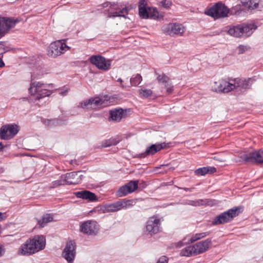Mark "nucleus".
I'll list each match as a JSON object with an SVG mask.
<instances>
[{
	"label": "nucleus",
	"instance_id": "1",
	"mask_svg": "<svg viewBox=\"0 0 263 263\" xmlns=\"http://www.w3.org/2000/svg\"><path fill=\"white\" fill-rule=\"evenodd\" d=\"M45 245V237L43 235H35L21 246L18 253L23 255H30L43 250Z\"/></svg>",
	"mask_w": 263,
	"mask_h": 263
},
{
	"label": "nucleus",
	"instance_id": "2",
	"mask_svg": "<svg viewBox=\"0 0 263 263\" xmlns=\"http://www.w3.org/2000/svg\"><path fill=\"white\" fill-rule=\"evenodd\" d=\"M49 87V85L35 81L31 83L29 91L31 95L35 97V100H40L52 93V91L48 88Z\"/></svg>",
	"mask_w": 263,
	"mask_h": 263
},
{
	"label": "nucleus",
	"instance_id": "3",
	"mask_svg": "<svg viewBox=\"0 0 263 263\" xmlns=\"http://www.w3.org/2000/svg\"><path fill=\"white\" fill-rule=\"evenodd\" d=\"M240 210V208L235 207L221 213L213 219L212 224L219 225L230 222L239 214Z\"/></svg>",
	"mask_w": 263,
	"mask_h": 263
},
{
	"label": "nucleus",
	"instance_id": "4",
	"mask_svg": "<svg viewBox=\"0 0 263 263\" xmlns=\"http://www.w3.org/2000/svg\"><path fill=\"white\" fill-rule=\"evenodd\" d=\"M66 40H60L51 43L48 48V55L55 58L69 50L70 48L66 45Z\"/></svg>",
	"mask_w": 263,
	"mask_h": 263
},
{
	"label": "nucleus",
	"instance_id": "5",
	"mask_svg": "<svg viewBox=\"0 0 263 263\" xmlns=\"http://www.w3.org/2000/svg\"><path fill=\"white\" fill-rule=\"evenodd\" d=\"M132 200L123 199L115 202L105 204L102 208L103 213L115 212L122 209H126L134 205Z\"/></svg>",
	"mask_w": 263,
	"mask_h": 263
},
{
	"label": "nucleus",
	"instance_id": "6",
	"mask_svg": "<svg viewBox=\"0 0 263 263\" xmlns=\"http://www.w3.org/2000/svg\"><path fill=\"white\" fill-rule=\"evenodd\" d=\"M229 9L223 4L217 3L205 11V14L214 19L224 18L228 16Z\"/></svg>",
	"mask_w": 263,
	"mask_h": 263
},
{
	"label": "nucleus",
	"instance_id": "7",
	"mask_svg": "<svg viewBox=\"0 0 263 263\" xmlns=\"http://www.w3.org/2000/svg\"><path fill=\"white\" fill-rule=\"evenodd\" d=\"M239 157L240 161L247 163H263V151L242 153L240 154Z\"/></svg>",
	"mask_w": 263,
	"mask_h": 263
},
{
	"label": "nucleus",
	"instance_id": "8",
	"mask_svg": "<svg viewBox=\"0 0 263 263\" xmlns=\"http://www.w3.org/2000/svg\"><path fill=\"white\" fill-rule=\"evenodd\" d=\"M162 30L166 35L182 36L185 31V28L181 24L172 23L163 26Z\"/></svg>",
	"mask_w": 263,
	"mask_h": 263
},
{
	"label": "nucleus",
	"instance_id": "9",
	"mask_svg": "<svg viewBox=\"0 0 263 263\" xmlns=\"http://www.w3.org/2000/svg\"><path fill=\"white\" fill-rule=\"evenodd\" d=\"M19 127L15 124L3 125L0 128V139L7 140L13 138L18 132Z\"/></svg>",
	"mask_w": 263,
	"mask_h": 263
},
{
	"label": "nucleus",
	"instance_id": "10",
	"mask_svg": "<svg viewBox=\"0 0 263 263\" xmlns=\"http://www.w3.org/2000/svg\"><path fill=\"white\" fill-rule=\"evenodd\" d=\"M109 97L108 96L97 97L89 100L84 101L81 103V106L83 108H88L89 106L93 105L95 106H106L108 105Z\"/></svg>",
	"mask_w": 263,
	"mask_h": 263
},
{
	"label": "nucleus",
	"instance_id": "11",
	"mask_svg": "<svg viewBox=\"0 0 263 263\" xmlns=\"http://www.w3.org/2000/svg\"><path fill=\"white\" fill-rule=\"evenodd\" d=\"M18 20L11 17L0 16V38L4 36L12 28L14 27Z\"/></svg>",
	"mask_w": 263,
	"mask_h": 263
},
{
	"label": "nucleus",
	"instance_id": "12",
	"mask_svg": "<svg viewBox=\"0 0 263 263\" xmlns=\"http://www.w3.org/2000/svg\"><path fill=\"white\" fill-rule=\"evenodd\" d=\"M160 219L154 216L149 218L145 226L146 232L151 235L157 234L161 231Z\"/></svg>",
	"mask_w": 263,
	"mask_h": 263
},
{
	"label": "nucleus",
	"instance_id": "13",
	"mask_svg": "<svg viewBox=\"0 0 263 263\" xmlns=\"http://www.w3.org/2000/svg\"><path fill=\"white\" fill-rule=\"evenodd\" d=\"M227 81L225 80H220L217 82H215L213 86V89L216 92L228 93L234 89V85L233 82L230 81Z\"/></svg>",
	"mask_w": 263,
	"mask_h": 263
},
{
	"label": "nucleus",
	"instance_id": "14",
	"mask_svg": "<svg viewBox=\"0 0 263 263\" xmlns=\"http://www.w3.org/2000/svg\"><path fill=\"white\" fill-rule=\"evenodd\" d=\"M90 62L98 69L105 71L109 70L111 66V61L106 60L101 55L91 56L90 58Z\"/></svg>",
	"mask_w": 263,
	"mask_h": 263
},
{
	"label": "nucleus",
	"instance_id": "15",
	"mask_svg": "<svg viewBox=\"0 0 263 263\" xmlns=\"http://www.w3.org/2000/svg\"><path fill=\"white\" fill-rule=\"evenodd\" d=\"M103 7H109L108 16L109 17H126V15L128 13L129 9L125 7L123 8L121 10L117 11V8L115 7L114 4H111L109 2H106L103 4Z\"/></svg>",
	"mask_w": 263,
	"mask_h": 263
},
{
	"label": "nucleus",
	"instance_id": "16",
	"mask_svg": "<svg viewBox=\"0 0 263 263\" xmlns=\"http://www.w3.org/2000/svg\"><path fill=\"white\" fill-rule=\"evenodd\" d=\"M156 74L157 75V80L159 84L163 86L162 88L165 89L166 93L167 95L172 93L174 90V86L170 78L164 73L158 74L156 73Z\"/></svg>",
	"mask_w": 263,
	"mask_h": 263
},
{
	"label": "nucleus",
	"instance_id": "17",
	"mask_svg": "<svg viewBox=\"0 0 263 263\" xmlns=\"http://www.w3.org/2000/svg\"><path fill=\"white\" fill-rule=\"evenodd\" d=\"M76 245L74 241L70 240L68 242L63 250V257L68 262H72L76 256Z\"/></svg>",
	"mask_w": 263,
	"mask_h": 263
},
{
	"label": "nucleus",
	"instance_id": "18",
	"mask_svg": "<svg viewBox=\"0 0 263 263\" xmlns=\"http://www.w3.org/2000/svg\"><path fill=\"white\" fill-rule=\"evenodd\" d=\"M171 144V143H166L165 142L153 144L147 148L144 153L139 154L138 157L142 158H144L149 155H154L162 149L169 147Z\"/></svg>",
	"mask_w": 263,
	"mask_h": 263
},
{
	"label": "nucleus",
	"instance_id": "19",
	"mask_svg": "<svg viewBox=\"0 0 263 263\" xmlns=\"http://www.w3.org/2000/svg\"><path fill=\"white\" fill-rule=\"evenodd\" d=\"M138 186V181H130L119 189L117 192V195L119 197L125 196L129 193L134 192L137 189Z\"/></svg>",
	"mask_w": 263,
	"mask_h": 263
},
{
	"label": "nucleus",
	"instance_id": "20",
	"mask_svg": "<svg viewBox=\"0 0 263 263\" xmlns=\"http://www.w3.org/2000/svg\"><path fill=\"white\" fill-rule=\"evenodd\" d=\"M138 186V181H130L119 189L117 192V195L119 197L125 196L129 193L134 192L137 189Z\"/></svg>",
	"mask_w": 263,
	"mask_h": 263
},
{
	"label": "nucleus",
	"instance_id": "21",
	"mask_svg": "<svg viewBox=\"0 0 263 263\" xmlns=\"http://www.w3.org/2000/svg\"><path fill=\"white\" fill-rule=\"evenodd\" d=\"M230 81L233 82V85H234V89L239 88L245 90L250 89L254 81L252 78L245 79L239 78L230 79Z\"/></svg>",
	"mask_w": 263,
	"mask_h": 263
},
{
	"label": "nucleus",
	"instance_id": "22",
	"mask_svg": "<svg viewBox=\"0 0 263 263\" xmlns=\"http://www.w3.org/2000/svg\"><path fill=\"white\" fill-rule=\"evenodd\" d=\"M80 230L84 234L96 235L98 231V228L96 221L88 220L81 223Z\"/></svg>",
	"mask_w": 263,
	"mask_h": 263
},
{
	"label": "nucleus",
	"instance_id": "23",
	"mask_svg": "<svg viewBox=\"0 0 263 263\" xmlns=\"http://www.w3.org/2000/svg\"><path fill=\"white\" fill-rule=\"evenodd\" d=\"M212 244L210 239L200 241L193 245L195 255L203 253L206 251Z\"/></svg>",
	"mask_w": 263,
	"mask_h": 263
},
{
	"label": "nucleus",
	"instance_id": "24",
	"mask_svg": "<svg viewBox=\"0 0 263 263\" xmlns=\"http://www.w3.org/2000/svg\"><path fill=\"white\" fill-rule=\"evenodd\" d=\"M83 176L79 174V173L73 172L69 173H67L66 175H63L66 184H78L80 183L82 179Z\"/></svg>",
	"mask_w": 263,
	"mask_h": 263
},
{
	"label": "nucleus",
	"instance_id": "25",
	"mask_svg": "<svg viewBox=\"0 0 263 263\" xmlns=\"http://www.w3.org/2000/svg\"><path fill=\"white\" fill-rule=\"evenodd\" d=\"M127 109L116 108L110 111V119L112 121L120 122L122 119L127 117Z\"/></svg>",
	"mask_w": 263,
	"mask_h": 263
},
{
	"label": "nucleus",
	"instance_id": "26",
	"mask_svg": "<svg viewBox=\"0 0 263 263\" xmlns=\"http://www.w3.org/2000/svg\"><path fill=\"white\" fill-rule=\"evenodd\" d=\"M74 194L77 197L87 200L89 201L93 202L98 200V198L95 194L89 191H79L76 192Z\"/></svg>",
	"mask_w": 263,
	"mask_h": 263
},
{
	"label": "nucleus",
	"instance_id": "27",
	"mask_svg": "<svg viewBox=\"0 0 263 263\" xmlns=\"http://www.w3.org/2000/svg\"><path fill=\"white\" fill-rule=\"evenodd\" d=\"M139 15L142 18H148L149 9L146 0H139L138 5Z\"/></svg>",
	"mask_w": 263,
	"mask_h": 263
},
{
	"label": "nucleus",
	"instance_id": "28",
	"mask_svg": "<svg viewBox=\"0 0 263 263\" xmlns=\"http://www.w3.org/2000/svg\"><path fill=\"white\" fill-rule=\"evenodd\" d=\"M242 5L249 10L259 8V0H240Z\"/></svg>",
	"mask_w": 263,
	"mask_h": 263
},
{
	"label": "nucleus",
	"instance_id": "29",
	"mask_svg": "<svg viewBox=\"0 0 263 263\" xmlns=\"http://www.w3.org/2000/svg\"><path fill=\"white\" fill-rule=\"evenodd\" d=\"M241 28L242 36H249L256 29V26L253 24H241Z\"/></svg>",
	"mask_w": 263,
	"mask_h": 263
},
{
	"label": "nucleus",
	"instance_id": "30",
	"mask_svg": "<svg viewBox=\"0 0 263 263\" xmlns=\"http://www.w3.org/2000/svg\"><path fill=\"white\" fill-rule=\"evenodd\" d=\"M216 172V168L213 166H206L197 169L195 174L198 176H204L207 174H213Z\"/></svg>",
	"mask_w": 263,
	"mask_h": 263
},
{
	"label": "nucleus",
	"instance_id": "31",
	"mask_svg": "<svg viewBox=\"0 0 263 263\" xmlns=\"http://www.w3.org/2000/svg\"><path fill=\"white\" fill-rule=\"evenodd\" d=\"M228 33L230 35L234 36L235 37H239L242 36L241 24L237 25L236 26H233L230 27L228 31Z\"/></svg>",
	"mask_w": 263,
	"mask_h": 263
},
{
	"label": "nucleus",
	"instance_id": "32",
	"mask_svg": "<svg viewBox=\"0 0 263 263\" xmlns=\"http://www.w3.org/2000/svg\"><path fill=\"white\" fill-rule=\"evenodd\" d=\"M163 17V15L159 14L156 8L150 7V9H149L148 18L160 20Z\"/></svg>",
	"mask_w": 263,
	"mask_h": 263
},
{
	"label": "nucleus",
	"instance_id": "33",
	"mask_svg": "<svg viewBox=\"0 0 263 263\" xmlns=\"http://www.w3.org/2000/svg\"><path fill=\"white\" fill-rule=\"evenodd\" d=\"M181 256L190 257L195 256L193 246H189L182 249L180 252Z\"/></svg>",
	"mask_w": 263,
	"mask_h": 263
},
{
	"label": "nucleus",
	"instance_id": "34",
	"mask_svg": "<svg viewBox=\"0 0 263 263\" xmlns=\"http://www.w3.org/2000/svg\"><path fill=\"white\" fill-rule=\"evenodd\" d=\"M53 219L52 214H46L42 216L41 219L38 221V223L41 227H44L46 223L51 222Z\"/></svg>",
	"mask_w": 263,
	"mask_h": 263
},
{
	"label": "nucleus",
	"instance_id": "35",
	"mask_svg": "<svg viewBox=\"0 0 263 263\" xmlns=\"http://www.w3.org/2000/svg\"><path fill=\"white\" fill-rule=\"evenodd\" d=\"M120 141L118 137H112L109 139L106 140L103 142V146L104 147H109L112 145H117Z\"/></svg>",
	"mask_w": 263,
	"mask_h": 263
},
{
	"label": "nucleus",
	"instance_id": "36",
	"mask_svg": "<svg viewBox=\"0 0 263 263\" xmlns=\"http://www.w3.org/2000/svg\"><path fill=\"white\" fill-rule=\"evenodd\" d=\"M210 201L208 199H197L195 200H191L189 201V204L197 206L209 204Z\"/></svg>",
	"mask_w": 263,
	"mask_h": 263
},
{
	"label": "nucleus",
	"instance_id": "37",
	"mask_svg": "<svg viewBox=\"0 0 263 263\" xmlns=\"http://www.w3.org/2000/svg\"><path fill=\"white\" fill-rule=\"evenodd\" d=\"M142 78L140 74H137L130 78V81L132 86H136L142 81Z\"/></svg>",
	"mask_w": 263,
	"mask_h": 263
},
{
	"label": "nucleus",
	"instance_id": "38",
	"mask_svg": "<svg viewBox=\"0 0 263 263\" xmlns=\"http://www.w3.org/2000/svg\"><path fill=\"white\" fill-rule=\"evenodd\" d=\"M66 183L63 178V175L60 177V178L59 180L54 181L51 183V188H55L61 185H65Z\"/></svg>",
	"mask_w": 263,
	"mask_h": 263
},
{
	"label": "nucleus",
	"instance_id": "39",
	"mask_svg": "<svg viewBox=\"0 0 263 263\" xmlns=\"http://www.w3.org/2000/svg\"><path fill=\"white\" fill-rule=\"evenodd\" d=\"M153 93V91L150 89L141 88L139 90V94L141 97L148 98Z\"/></svg>",
	"mask_w": 263,
	"mask_h": 263
},
{
	"label": "nucleus",
	"instance_id": "40",
	"mask_svg": "<svg viewBox=\"0 0 263 263\" xmlns=\"http://www.w3.org/2000/svg\"><path fill=\"white\" fill-rule=\"evenodd\" d=\"M159 5L163 8L168 9L172 5V3L170 0H159Z\"/></svg>",
	"mask_w": 263,
	"mask_h": 263
},
{
	"label": "nucleus",
	"instance_id": "41",
	"mask_svg": "<svg viewBox=\"0 0 263 263\" xmlns=\"http://www.w3.org/2000/svg\"><path fill=\"white\" fill-rule=\"evenodd\" d=\"M60 121L57 119L48 120L46 122V124L50 127L57 126L60 124Z\"/></svg>",
	"mask_w": 263,
	"mask_h": 263
},
{
	"label": "nucleus",
	"instance_id": "42",
	"mask_svg": "<svg viewBox=\"0 0 263 263\" xmlns=\"http://www.w3.org/2000/svg\"><path fill=\"white\" fill-rule=\"evenodd\" d=\"M199 240L196 234L193 235L190 238L188 239L187 243H193Z\"/></svg>",
	"mask_w": 263,
	"mask_h": 263
},
{
	"label": "nucleus",
	"instance_id": "43",
	"mask_svg": "<svg viewBox=\"0 0 263 263\" xmlns=\"http://www.w3.org/2000/svg\"><path fill=\"white\" fill-rule=\"evenodd\" d=\"M209 234H210V232H209L196 233V235H197V237L199 240L202 238L205 237L206 236H208Z\"/></svg>",
	"mask_w": 263,
	"mask_h": 263
},
{
	"label": "nucleus",
	"instance_id": "44",
	"mask_svg": "<svg viewBox=\"0 0 263 263\" xmlns=\"http://www.w3.org/2000/svg\"><path fill=\"white\" fill-rule=\"evenodd\" d=\"M157 263H168V258L166 256H163L159 258Z\"/></svg>",
	"mask_w": 263,
	"mask_h": 263
},
{
	"label": "nucleus",
	"instance_id": "45",
	"mask_svg": "<svg viewBox=\"0 0 263 263\" xmlns=\"http://www.w3.org/2000/svg\"><path fill=\"white\" fill-rule=\"evenodd\" d=\"M69 89L67 88H64L62 89L59 93L62 96H66L67 94Z\"/></svg>",
	"mask_w": 263,
	"mask_h": 263
},
{
	"label": "nucleus",
	"instance_id": "46",
	"mask_svg": "<svg viewBox=\"0 0 263 263\" xmlns=\"http://www.w3.org/2000/svg\"><path fill=\"white\" fill-rule=\"evenodd\" d=\"M4 43L3 42H0V54H3L4 53L5 50H4Z\"/></svg>",
	"mask_w": 263,
	"mask_h": 263
},
{
	"label": "nucleus",
	"instance_id": "47",
	"mask_svg": "<svg viewBox=\"0 0 263 263\" xmlns=\"http://www.w3.org/2000/svg\"><path fill=\"white\" fill-rule=\"evenodd\" d=\"M186 238H187V237L185 238L182 240L178 242H177V244L176 245V247L177 248H180L182 246H183L184 245L183 241L185 240Z\"/></svg>",
	"mask_w": 263,
	"mask_h": 263
},
{
	"label": "nucleus",
	"instance_id": "48",
	"mask_svg": "<svg viewBox=\"0 0 263 263\" xmlns=\"http://www.w3.org/2000/svg\"><path fill=\"white\" fill-rule=\"evenodd\" d=\"M181 189L186 191V192H192L195 188L194 187H191V188H187V187H182Z\"/></svg>",
	"mask_w": 263,
	"mask_h": 263
},
{
	"label": "nucleus",
	"instance_id": "49",
	"mask_svg": "<svg viewBox=\"0 0 263 263\" xmlns=\"http://www.w3.org/2000/svg\"><path fill=\"white\" fill-rule=\"evenodd\" d=\"M239 50V53H242L244 51L245 46L243 45H240L238 47Z\"/></svg>",
	"mask_w": 263,
	"mask_h": 263
},
{
	"label": "nucleus",
	"instance_id": "50",
	"mask_svg": "<svg viewBox=\"0 0 263 263\" xmlns=\"http://www.w3.org/2000/svg\"><path fill=\"white\" fill-rule=\"evenodd\" d=\"M5 250L4 248L2 247V245H0V257L3 256V255L4 254Z\"/></svg>",
	"mask_w": 263,
	"mask_h": 263
},
{
	"label": "nucleus",
	"instance_id": "51",
	"mask_svg": "<svg viewBox=\"0 0 263 263\" xmlns=\"http://www.w3.org/2000/svg\"><path fill=\"white\" fill-rule=\"evenodd\" d=\"M117 81L120 83V84H121V86L122 88H124V85H123V84H122L123 81H122V80L121 78H119V79L117 80Z\"/></svg>",
	"mask_w": 263,
	"mask_h": 263
},
{
	"label": "nucleus",
	"instance_id": "52",
	"mask_svg": "<svg viewBox=\"0 0 263 263\" xmlns=\"http://www.w3.org/2000/svg\"><path fill=\"white\" fill-rule=\"evenodd\" d=\"M4 148V146L3 145L2 142H0V152L2 151Z\"/></svg>",
	"mask_w": 263,
	"mask_h": 263
},
{
	"label": "nucleus",
	"instance_id": "53",
	"mask_svg": "<svg viewBox=\"0 0 263 263\" xmlns=\"http://www.w3.org/2000/svg\"><path fill=\"white\" fill-rule=\"evenodd\" d=\"M4 66V63L3 62L2 59L0 58V67H2Z\"/></svg>",
	"mask_w": 263,
	"mask_h": 263
},
{
	"label": "nucleus",
	"instance_id": "54",
	"mask_svg": "<svg viewBox=\"0 0 263 263\" xmlns=\"http://www.w3.org/2000/svg\"><path fill=\"white\" fill-rule=\"evenodd\" d=\"M3 219V218H2V213L1 212H0V220H2Z\"/></svg>",
	"mask_w": 263,
	"mask_h": 263
},
{
	"label": "nucleus",
	"instance_id": "55",
	"mask_svg": "<svg viewBox=\"0 0 263 263\" xmlns=\"http://www.w3.org/2000/svg\"><path fill=\"white\" fill-rule=\"evenodd\" d=\"M161 166L167 167V168L168 167V165H162Z\"/></svg>",
	"mask_w": 263,
	"mask_h": 263
},
{
	"label": "nucleus",
	"instance_id": "56",
	"mask_svg": "<svg viewBox=\"0 0 263 263\" xmlns=\"http://www.w3.org/2000/svg\"><path fill=\"white\" fill-rule=\"evenodd\" d=\"M171 168H167L166 170V171H168V170H171Z\"/></svg>",
	"mask_w": 263,
	"mask_h": 263
}]
</instances>
